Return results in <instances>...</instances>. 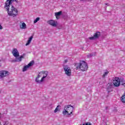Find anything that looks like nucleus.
<instances>
[{"mask_svg":"<svg viewBox=\"0 0 125 125\" xmlns=\"http://www.w3.org/2000/svg\"><path fill=\"white\" fill-rule=\"evenodd\" d=\"M14 1L17 2L18 0H7L5 2L4 8L6 9L9 16L15 17V16L18 14V11L17 8L11 5V3Z\"/></svg>","mask_w":125,"mask_h":125,"instance_id":"nucleus-1","label":"nucleus"},{"mask_svg":"<svg viewBox=\"0 0 125 125\" xmlns=\"http://www.w3.org/2000/svg\"><path fill=\"white\" fill-rule=\"evenodd\" d=\"M12 53L13 56L15 57V59L12 61V62H13L14 63H15V62H21V61H22V59L24 58L23 56H21L20 57H19V51L16 48H14L13 49Z\"/></svg>","mask_w":125,"mask_h":125,"instance_id":"nucleus-2","label":"nucleus"},{"mask_svg":"<svg viewBox=\"0 0 125 125\" xmlns=\"http://www.w3.org/2000/svg\"><path fill=\"white\" fill-rule=\"evenodd\" d=\"M76 66V70L82 71V72H85V71H87V69L88 68L87 63H86V62L83 61L80 62L79 63H77Z\"/></svg>","mask_w":125,"mask_h":125,"instance_id":"nucleus-3","label":"nucleus"},{"mask_svg":"<svg viewBox=\"0 0 125 125\" xmlns=\"http://www.w3.org/2000/svg\"><path fill=\"white\" fill-rule=\"evenodd\" d=\"M63 70L65 72V74L68 77H70L72 75V71L71 68L68 66V65H65L63 67Z\"/></svg>","mask_w":125,"mask_h":125,"instance_id":"nucleus-4","label":"nucleus"},{"mask_svg":"<svg viewBox=\"0 0 125 125\" xmlns=\"http://www.w3.org/2000/svg\"><path fill=\"white\" fill-rule=\"evenodd\" d=\"M40 75H41V77H42V80L44 82V79L48 76V71L43 70L41 71L40 72H39Z\"/></svg>","mask_w":125,"mask_h":125,"instance_id":"nucleus-5","label":"nucleus"},{"mask_svg":"<svg viewBox=\"0 0 125 125\" xmlns=\"http://www.w3.org/2000/svg\"><path fill=\"white\" fill-rule=\"evenodd\" d=\"M99 37H100V32H97L95 33L93 36L88 37V40H90V41H94L95 40H97Z\"/></svg>","mask_w":125,"mask_h":125,"instance_id":"nucleus-6","label":"nucleus"},{"mask_svg":"<svg viewBox=\"0 0 125 125\" xmlns=\"http://www.w3.org/2000/svg\"><path fill=\"white\" fill-rule=\"evenodd\" d=\"M47 24L50 25V26H52V27H57L58 22H57V21H56L51 20L47 21Z\"/></svg>","mask_w":125,"mask_h":125,"instance_id":"nucleus-7","label":"nucleus"},{"mask_svg":"<svg viewBox=\"0 0 125 125\" xmlns=\"http://www.w3.org/2000/svg\"><path fill=\"white\" fill-rule=\"evenodd\" d=\"M113 83L115 86H120V85L121 84V81L120 80V79L118 77H115L113 79Z\"/></svg>","mask_w":125,"mask_h":125,"instance_id":"nucleus-8","label":"nucleus"},{"mask_svg":"<svg viewBox=\"0 0 125 125\" xmlns=\"http://www.w3.org/2000/svg\"><path fill=\"white\" fill-rule=\"evenodd\" d=\"M41 78H42L41 80H40V79H41ZM35 82L37 83H43V82H44L43 79H42V76H41V74H40L39 72H38V74L35 79Z\"/></svg>","mask_w":125,"mask_h":125,"instance_id":"nucleus-9","label":"nucleus"},{"mask_svg":"<svg viewBox=\"0 0 125 125\" xmlns=\"http://www.w3.org/2000/svg\"><path fill=\"white\" fill-rule=\"evenodd\" d=\"M64 108H66V110L70 115L73 114V112L74 111V107H73V106L71 105H65Z\"/></svg>","mask_w":125,"mask_h":125,"instance_id":"nucleus-10","label":"nucleus"},{"mask_svg":"<svg viewBox=\"0 0 125 125\" xmlns=\"http://www.w3.org/2000/svg\"><path fill=\"white\" fill-rule=\"evenodd\" d=\"M34 61H32L30 62L27 65L24 66L23 67V68L22 70L23 72H26V71H27V70H28V69H29V67H31V66H33V65H34Z\"/></svg>","mask_w":125,"mask_h":125,"instance_id":"nucleus-11","label":"nucleus"},{"mask_svg":"<svg viewBox=\"0 0 125 125\" xmlns=\"http://www.w3.org/2000/svg\"><path fill=\"white\" fill-rule=\"evenodd\" d=\"M8 76V71L2 70L0 71V79H2L4 77Z\"/></svg>","mask_w":125,"mask_h":125,"instance_id":"nucleus-12","label":"nucleus"},{"mask_svg":"<svg viewBox=\"0 0 125 125\" xmlns=\"http://www.w3.org/2000/svg\"><path fill=\"white\" fill-rule=\"evenodd\" d=\"M62 115H63V116H66V115H67V116H70L71 114L70 113H69V111L67 110V108L64 107L62 111Z\"/></svg>","mask_w":125,"mask_h":125,"instance_id":"nucleus-13","label":"nucleus"},{"mask_svg":"<svg viewBox=\"0 0 125 125\" xmlns=\"http://www.w3.org/2000/svg\"><path fill=\"white\" fill-rule=\"evenodd\" d=\"M20 27L21 29H27V25L25 22H23L20 25Z\"/></svg>","mask_w":125,"mask_h":125,"instance_id":"nucleus-14","label":"nucleus"},{"mask_svg":"<svg viewBox=\"0 0 125 125\" xmlns=\"http://www.w3.org/2000/svg\"><path fill=\"white\" fill-rule=\"evenodd\" d=\"M61 14H62V12L61 11L55 13V15L56 19H59V18H60V15H61Z\"/></svg>","mask_w":125,"mask_h":125,"instance_id":"nucleus-15","label":"nucleus"},{"mask_svg":"<svg viewBox=\"0 0 125 125\" xmlns=\"http://www.w3.org/2000/svg\"><path fill=\"white\" fill-rule=\"evenodd\" d=\"M108 74H109V71L108 70L104 71L102 76L103 79H105V78L108 76Z\"/></svg>","mask_w":125,"mask_h":125,"instance_id":"nucleus-16","label":"nucleus"},{"mask_svg":"<svg viewBox=\"0 0 125 125\" xmlns=\"http://www.w3.org/2000/svg\"><path fill=\"white\" fill-rule=\"evenodd\" d=\"M33 36H31L29 38H28V40L27 41V43L25 44V45H29V44H30V43H31V42H32V40H33Z\"/></svg>","mask_w":125,"mask_h":125,"instance_id":"nucleus-17","label":"nucleus"},{"mask_svg":"<svg viewBox=\"0 0 125 125\" xmlns=\"http://www.w3.org/2000/svg\"><path fill=\"white\" fill-rule=\"evenodd\" d=\"M60 110H61V106L60 105H58L54 110V113L60 112Z\"/></svg>","mask_w":125,"mask_h":125,"instance_id":"nucleus-18","label":"nucleus"},{"mask_svg":"<svg viewBox=\"0 0 125 125\" xmlns=\"http://www.w3.org/2000/svg\"><path fill=\"white\" fill-rule=\"evenodd\" d=\"M121 101L122 103H125V93L122 96L121 98Z\"/></svg>","mask_w":125,"mask_h":125,"instance_id":"nucleus-19","label":"nucleus"},{"mask_svg":"<svg viewBox=\"0 0 125 125\" xmlns=\"http://www.w3.org/2000/svg\"><path fill=\"white\" fill-rule=\"evenodd\" d=\"M96 55V53H92L91 54H88L87 57L89 58L92 57V56H95Z\"/></svg>","mask_w":125,"mask_h":125,"instance_id":"nucleus-20","label":"nucleus"},{"mask_svg":"<svg viewBox=\"0 0 125 125\" xmlns=\"http://www.w3.org/2000/svg\"><path fill=\"white\" fill-rule=\"evenodd\" d=\"M38 21H40V18L38 17L34 21V23L36 24Z\"/></svg>","mask_w":125,"mask_h":125,"instance_id":"nucleus-21","label":"nucleus"},{"mask_svg":"<svg viewBox=\"0 0 125 125\" xmlns=\"http://www.w3.org/2000/svg\"><path fill=\"white\" fill-rule=\"evenodd\" d=\"M120 83L122 84V85H125V81L123 80L122 81H120Z\"/></svg>","mask_w":125,"mask_h":125,"instance_id":"nucleus-22","label":"nucleus"},{"mask_svg":"<svg viewBox=\"0 0 125 125\" xmlns=\"http://www.w3.org/2000/svg\"><path fill=\"white\" fill-rule=\"evenodd\" d=\"M81 125H91V124L89 122L86 123L85 124Z\"/></svg>","mask_w":125,"mask_h":125,"instance_id":"nucleus-23","label":"nucleus"},{"mask_svg":"<svg viewBox=\"0 0 125 125\" xmlns=\"http://www.w3.org/2000/svg\"><path fill=\"white\" fill-rule=\"evenodd\" d=\"M104 5H107V6H110V4L105 3H104Z\"/></svg>","mask_w":125,"mask_h":125,"instance_id":"nucleus-24","label":"nucleus"},{"mask_svg":"<svg viewBox=\"0 0 125 125\" xmlns=\"http://www.w3.org/2000/svg\"><path fill=\"white\" fill-rule=\"evenodd\" d=\"M0 30H2V26H1L0 23Z\"/></svg>","mask_w":125,"mask_h":125,"instance_id":"nucleus-25","label":"nucleus"},{"mask_svg":"<svg viewBox=\"0 0 125 125\" xmlns=\"http://www.w3.org/2000/svg\"><path fill=\"white\" fill-rule=\"evenodd\" d=\"M106 109H108V107H106Z\"/></svg>","mask_w":125,"mask_h":125,"instance_id":"nucleus-26","label":"nucleus"},{"mask_svg":"<svg viewBox=\"0 0 125 125\" xmlns=\"http://www.w3.org/2000/svg\"><path fill=\"white\" fill-rule=\"evenodd\" d=\"M0 93H1V92L0 91Z\"/></svg>","mask_w":125,"mask_h":125,"instance_id":"nucleus-27","label":"nucleus"}]
</instances>
